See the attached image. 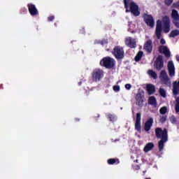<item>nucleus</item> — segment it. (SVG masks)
I'll list each match as a JSON object with an SVG mask.
<instances>
[{
  "instance_id": "f257e3e1",
  "label": "nucleus",
  "mask_w": 179,
  "mask_h": 179,
  "mask_svg": "<svg viewBox=\"0 0 179 179\" xmlns=\"http://www.w3.org/2000/svg\"><path fill=\"white\" fill-rule=\"evenodd\" d=\"M170 17L167 15H164L162 17V20H158L157 21L156 28H155V35L158 40L162 38V31H163L164 33H169L171 30L170 25Z\"/></svg>"
},
{
  "instance_id": "f03ea898",
  "label": "nucleus",
  "mask_w": 179,
  "mask_h": 179,
  "mask_svg": "<svg viewBox=\"0 0 179 179\" xmlns=\"http://www.w3.org/2000/svg\"><path fill=\"white\" fill-rule=\"evenodd\" d=\"M124 8H126V13L131 12L134 16H139L141 11H139V6L132 0H124Z\"/></svg>"
},
{
  "instance_id": "7ed1b4c3",
  "label": "nucleus",
  "mask_w": 179,
  "mask_h": 179,
  "mask_svg": "<svg viewBox=\"0 0 179 179\" xmlns=\"http://www.w3.org/2000/svg\"><path fill=\"white\" fill-rule=\"evenodd\" d=\"M101 66L106 69H113L115 66V60L110 57H105L100 61Z\"/></svg>"
},
{
  "instance_id": "20e7f679",
  "label": "nucleus",
  "mask_w": 179,
  "mask_h": 179,
  "mask_svg": "<svg viewBox=\"0 0 179 179\" xmlns=\"http://www.w3.org/2000/svg\"><path fill=\"white\" fill-rule=\"evenodd\" d=\"M112 54L116 59H122L125 55V52L124 51V48L120 45H116L114 47Z\"/></svg>"
},
{
  "instance_id": "39448f33",
  "label": "nucleus",
  "mask_w": 179,
  "mask_h": 179,
  "mask_svg": "<svg viewBox=\"0 0 179 179\" xmlns=\"http://www.w3.org/2000/svg\"><path fill=\"white\" fill-rule=\"evenodd\" d=\"M155 136L157 139H169V134L167 131V129H162L160 127H157L155 129Z\"/></svg>"
},
{
  "instance_id": "423d86ee",
  "label": "nucleus",
  "mask_w": 179,
  "mask_h": 179,
  "mask_svg": "<svg viewBox=\"0 0 179 179\" xmlns=\"http://www.w3.org/2000/svg\"><path fill=\"white\" fill-rule=\"evenodd\" d=\"M164 66V60H163V56L161 55H159L154 63V68L159 71H162Z\"/></svg>"
},
{
  "instance_id": "0eeeda50",
  "label": "nucleus",
  "mask_w": 179,
  "mask_h": 179,
  "mask_svg": "<svg viewBox=\"0 0 179 179\" xmlns=\"http://www.w3.org/2000/svg\"><path fill=\"white\" fill-rule=\"evenodd\" d=\"M104 76V72L101 69H96L92 72V80L94 82H99Z\"/></svg>"
},
{
  "instance_id": "6e6552de",
  "label": "nucleus",
  "mask_w": 179,
  "mask_h": 179,
  "mask_svg": "<svg viewBox=\"0 0 179 179\" xmlns=\"http://www.w3.org/2000/svg\"><path fill=\"white\" fill-rule=\"evenodd\" d=\"M159 78L163 82L164 85L166 86H170L171 85V82L170 81V78H169V76L167 75V72L165 70H162L159 74Z\"/></svg>"
},
{
  "instance_id": "1a4fd4ad",
  "label": "nucleus",
  "mask_w": 179,
  "mask_h": 179,
  "mask_svg": "<svg viewBox=\"0 0 179 179\" xmlns=\"http://www.w3.org/2000/svg\"><path fill=\"white\" fill-rule=\"evenodd\" d=\"M171 17L173 18V23L174 26L179 29V14L177 10H172V13L171 14Z\"/></svg>"
},
{
  "instance_id": "9d476101",
  "label": "nucleus",
  "mask_w": 179,
  "mask_h": 179,
  "mask_svg": "<svg viewBox=\"0 0 179 179\" xmlns=\"http://www.w3.org/2000/svg\"><path fill=\"white\" fill-rule=\"evenodd\" d=\"M143 50L148 54H152V51H153V42L152 40L149 39L145 43Z\"/></svg>"
},
{
  "instance_id": "9b49d317",
  "label": "nucleus",
  "mask_w": 179,
  "mask_h": 179,
  "mask_svg": "<svg viewBox=\"0 0 179 179\" xmlns=\"http://www.w3.org/2000/svg\"><path fill=\"white\" fill-rule=\"evenodd\" d=\"M144 22L146 23L147 26L150 27H155V19L150 15L145 14Z\"/></svg>"
},
{
  "instance_id": "f8f14e48",
  "label": "nucleus",
  "mask_w": 179,
  "mask_h": 179,
  "mask_svg": "<svg viewBox=\"0 0 179 179\" xmlns=\"http://www.w3.org/2000/svg\"><path fill=\"white\" fill-rule=\"evenodd\" d=\"M158 50L160 54H164L166 58H170L171 52L167 46L161 45L159 47Z\"/></svg>"
},
{
  "instance_id": "ddd939ff",
  "label": "nucleus",
  "mask_w": 179,
  "mask_h": 179,
  "mask_svg": "<svg viewBox=\"0 0 179 179\" xmlns=\"http://www.w3.org/2000/svg\"><path fill=\"white\" fill-rule=\"evenodd\" d=\"M136 106H138L139 107L143 106V101H145V96L142 94V93L138 92L136 95Z\"/></svg>"
},
{
  "instance_id": "4468645a",
  "label": "nucleus",
  "mask_w": 179,
  "mask_h": 179,
  "mask_svg": "<svg viewBox=\"0 0 179 179\" xmlns=\"http://www.w3.org/2000/svg\"><path fill=\"white\" fill-rule=\"evenodd\" d=\"M27 8L31 16H36L38 15V10L36 8V5L33 3H28Z\"/></svg>"
},
{
  "instance_id": "2eb2a0df",
  "label": "nucleus",
  "mask_w": 179,
  "mask_h": 179,
  "mask_svg": "<svg viewBox=\"0 0 179 179\" xmlns=\"http://www.w3.org/2000/svg\"><path fill=\"white\" fill-rule=\"evenodd\" d=\"M168 71L169 76L173 78V76H175L176 75V67H174V63L173 61H169L168 62Z\"/></svg>"
},
{
  "instance_id": "dca6fc26",
  "label": "nucleus",
  "mask_w": 179,
  "mask_h": 179,
  "mask_svg": "<svg viewBox=\"0 0 179 179\" xmlns=\"http://www.w3.org/2000/svg\"><path fill=\"white\" fill-rule=\"evenodd\" d=\"M141 114L138 113L136 117L135 129L138 132H141L142 127L141 126Z\"/></svg>"
},
{
  "instance_id": "f3484780",
  "label": "nucleus",
  "mask_w": 179,
  "mask_h": 179,
  "mask_svg": "<svg viewBox=\"0 0 179 179\" xmlns=\"http://www.w3.org/2000/svg\"><path fill=\"white\" fill-rule=\"evenodd\" d=\"M153 119L152 117H150L145 123L144 124V131L145 132H149L150 129H152V127H153Z\"/></svg>"
},
{
  "instance_id": "a211bd4d",
  "label": "nucleus",
  "mask_w": 179,
  "mask_h": 179,
  "mask_svg": "<svg viewBox=\"0 0 179 179\" xmlns=\"http://www.w3.org/2000/svg\"><path fill=\"white\" fill-rule=\"evenodd\" d=\"M125 44L126 45H127V47H129V48H136V41H135V39H132V38L131 37L126 38Z\"/></svg>"
},
{
  "instance_id": "6ab92c4d",
  "label": "nucleus",
  "mask_w": 179,
  "mask_h": 179,
  "mask_svg": "<svg viewBox=\"0 0 179 179\" xmlns=\"http://www.w3.org/2000/svg\"><path fill=\"white\" fill-rule=\"evenodd\" d=\"M169 141V138L164 137L163 139L158 141V149L159 152H162L164 149V143Z\"/></svg>"
},
{
  "instance_id": "aec40b11",
  "label": "nucleus",
  "mask_w": 179,
  "mask_h": 179,
  "mask_svg": "<svg viewBox=\"0 0 179 179\" xmlns=\"http://www.w3.org/2000/svg\"><path fill=\"white\" fill-rule=\"evenodd\" d=\"M146 89L149 96L153 94L155 92H156V88L155 87V85L152 84L147 85Z\"/></svg>"
},
{
  "instance_id": "412c9836",
  "label": "nucleus",
  "mask_w": 179,
  "mask_h": 179,
  "mask_svg": "<svg viewBox=\"0 0 179 179\" xmlns=\"http://www.w3.org/2000/svg\"><path fill=\"white\" fill-rule=\"evenodd\" d=\"M153 148H155V143L150 142V143H148L144 147L143 151L145 153H148V152H150V150H152V149H153Z\"/></svg>"
},
{
  "instance_id": "4be33fe9",
  "label": "nucleus",
  "mask_w": 179,
  "mask_h": 179,
  "mask_svg": "<svg viewBox=\"0 0 179 179\" xmlns=\"http://www.w3.org/2000/svg\"><path fill=\"white\" fill-rule=\"evenodd\" d=\"M177 36H179V30L178 29H174L171 31L169 34L170 38H174L175 37H177Z\"/></svg>"
},
{
  "instance_id": "5701e85b",
  "label": "nucleus",
  "mask_w": 179,
  "mask_h": 179,
  "mask_svg": "<svg viewBox=\"0 0 179 179\" xmlns=\"http://www.w3.org/2000/svg\"><path fill=\"white\" fill-rule=\"evenodd\" d=\"M148 104L151 106H157V101L155 96H150L148 99Z\"/></svg>"
},
{
  "instance_id": "b1692460",
  "label": "nucleus",
  "mask_w": 179,
  "mask_h": 179,
  "mask_svg": "<svg viewBox=\"0 0 179 179\" xmlns=\"http://www.w3.org/2000/svg\"><path fill=\"white\" fill-rule=\"evenodd\" d=\"M143 56V52L139 51L134 58L136 62H139V61L142 59Z\"/></svg>"
},
{
  "instance_id": "393cba45",
  "label": "nucleus",
  "mask_w": 179,
  "mask_h": 179,
  "mask_svg": "<svg viewBox=\"0 0 179 179\" xmlns=\"http://www.w3.org/2000/svg\"><path fill=\"white\" fill-rule=\"evenodd\" d=\"M107 117L110 122H115V121H117V116L114 114L108 113Z\"/></svg>"
},
{
  "instance_id": "a878e982",
  "label": "nucleus",
  "mask_w": 179,
  "mask_h": 179,
  "mask_svg": "<svg viewBox=\"0 0 179 179\" xmlns=\"http://www.w3.org/2000/svg\"><path fill=\"white\" fill-rule=\"evenodd\" d=\"M148 74L151 76V78H153L154 79H157V73L156 71H154L153 70H148Z\"/></svg>"
},
{
  "instance_id": "bb28decb",
  "label": "nucleus",
  "mask_w": 179,
  "mask_h": 179,
  "mask_svg": "<svg viewBox=\"0 0 179 179\" xmlns=\"http://www.w3.org/2000/svg\"><path fill=\"white\" fill-rule=\"evenodd\" d=\"M169 120H170L171 124L178 125L179 121H178V120H177V117L176 116L172 115L171 117H169Z\"/></svg>"
},
{
  "instance_id": "cd10ccee",
  "label": "nucleus",
  "mask_w": 179,
  "mask_h": 179,
  "mask_svg": "<svg viewBox=\"0 0 179 179\" xmlns=\"http://www.w3.org/2000/svg\"><path fill=\"white\" fill-rule=\"evenodd\" d=\"M108 43V42L107 41V39L96 41V44H101V45H104L105 44H107Z\"/></svg>"
},
{
  "instance_id": "c85d7f7f",
  "label": "nucleus",
  "mask_w": 179,
  "mask_h": 179,
  "mask_svg": "<svg viewBox=\"0 0 179 179\" xmlns=\"http://www.w3.org/2000/svg\"><path fill=\"white\" fill-rule=\"evenodd\" d=\"M176 103L175 105V110L176 113H179V96L176 98Z\"/></svg>"
},
{
  "instance_id": "c756f323",
  "label": "nucleus",
  "mask_w": 179,
  "mask_h": 179,
  "mask_svg": "<svg viewBox=\"0 0 179 179\" xmlns=\"http://www.w3.org/2000/svg\"><path fill=\"white\" fill-rule=\"evenodd\" d=\"M159 113H160V114H162V115H164V114H166V113H167V107L163 106L162 108H161L159 109Z\"/></svg>"
},
{
  "instance_id": "7c9ffc66",
  "label": "nucleus",
  "mask_w": 179,
  "mask_h": 179,
  "mask_svg": "<svg viewBox=\"0 0 179 179\" xmlns=\"http://www.w3.org/2000/svg\"><path fill=\"white\" fill-rule=\"evenodd\" d=\"M159 94L162 97H166V91L163 88L159 89Z\"/></svg>"
},
{
  "instance_id": "2f4dec72",
  "label": "nucleus",
  "mask_w": 179,
  "mask_h": 179,
  "mask_svg": "<svg viewBox=\"0 0 179 179\" xmlns=\"http://www.w3.org/2000/svg\"><path fill=\"white\" fill-rule=\"evenodd\" d=\"M166 120H167V116L166 115L162 116L159 119V122H161V124H164V122H166Z\"/></svg>"
},
{
  "instance_id": "473e14b6",
  "label": "nucleus",
  "mask_w": 179,
  "mask_h": 179,
  "mask_svg": "<svg viewBox=\"0 0 179 179\" xmlns=\"http://www.w3.org/2000/svg\"><path fill=\"white\" fill-rule=\"evenodd\" d=\"M117 162V159H109L108 160V164H115V163Z\"/></svg>"
},
{
  "instance_id": "72a5a7b5",
  "label": "nucleus",
  "mask_w": 179,
  "mask_h": 179,
  "mask_svg": "<svg viewBox=\"0 0 179 179\" xmlns=\"http://www.w3.org/2000/svg\"><path fill=\"white\" fill-rule=\"evenodd\" d=\"M173 0H166L165 1V4H166L167 6H170L171 3H173Z\"/></svg>"
},
{
  "instance_id": "f704fd0d",
  "label": "nucleus",
  "mask_w": 179,
  "mask_h": 179,
  "mask_svg": "<svg viewBox=\"0 0 179 179\" xmlns=\"http://www.w3.org/2000/svg\"><path fill=\"white\" fill-rule=\"evenodd\" d=\"M120 85H114L113 90L114 92H120Z\"/></svg>"
},
{
  "instance_id": "c9c22d12",
  "label": "nucleus",
  "mask_w": 179,
  "mask_h": 179,
  "mask_svg": "<svg viewBox=\"0 0 179 179\" xmlns=\"http://www.w3.org/2000/svg\"><path fill=\"white\" fill-rule=\"evenodd\" d=\"M54 19H55V17H54V15H51L48 17V22H52V20H54Z\"/></svg>"
},
{
  "instance_id": "e433bc0d",
  "label": "nucleus",
  "mask_w": 179,
  "mask_h": 179,
  "mask_svg": "<svg viewBox=\"0 0 179 179\" xmlns=\"http://www.w3.org/2000/svg\"><path fill=\"white\" fill-rule=\"evenodd\" d=\"M131 87H132V85H131V84L125 85V89H127V90H131Z\"/></svg>"
},
{
  "instance_id": "4c0bfd02",
  "label": "nucleus",
  "mask_w": 179,
  "mask_h": 179,
  "mask_svg": "<svg viewBox=\"0 0 179 179\" xmlns=\"http://www.w3.org/2000/svg\"><path fill=\"white\" fill-rule=\"evenodd\" d=\"M160 43L162 45L166 44V40H164V38H162L160 41Z\"/></svg>"
},
{
  "instance_id": "58836bf2",
  "label": "nucleus",
  "mask_w": 179,
  "mask_h": 179,
  "mask_svg": "<svg viewBox=\"0 0 179 179\" xmlns=\"http://www.w3.org/2000/svg\"><path fill=\"white\" fill-rule=\"evenodd\" d=\"M139 169H141V167L139 166V165H136L135 167L136 170H139Z\"/></svg>"
},
{
  "instance_id": "ea45409f",
  "label": "nucleus",
  "mask_w": 179,
  "mask_h": 179,
  "mask_svg": "<svg viewBox=\"0 0 179 179\" xmlns=\"http://www.w3.org/2000/svg\"><path fill=\"white\" fill-rule=\"evenodd\" d=\"M176 61H178V62H179V56L178 55L176 56Z\"/></svg>"
},
{
  "instance_id": "a19ab883",
  "label": "nucleus",
  "mask_w": 179,
  "mask_h": 179,
  "mask_svg": "<svg viewBox=\"0 0 179 179\" xmlns=\"http://www.w3.org/2000/svg\"><path fill=\"white\" fill-rule=\"evenodd\" d=\"M80 85H82V81H80V82L78 83V86H80Z\"/></svg>"
},
{
  "instance_id": "79ce46f5",
  "label": "nucleus",
  "mask_w": 179,
  "mask_h": 179,
  "mask_svg": "<svg viewBox=\"0 0 179 179\" xmlns=\"http://www.w3.org/2000/svg\"><path fill=\"white\" fill-rule=\"evenodd\" d=\"M75 120L77 121V122L80 121L79 118H76Z\"/></svg>"
},
{
  "instance_id": "37998d69",
  "label": "nucleus",
  "mask_w": 179,
  "mask_h": 179,
  "mask_svg": "<svg viewBox=\"0 0 179 179\" xmlns=\"http://www.w3.org/2000/svg\"><path fill=\"white\" fill-rule=\"evenodd\" d=\"M135 163H138V159L134 160Z\"/></svg>"
},
{
  "instance_id": "c03bdc74",
  "label": "nucleus",
  "mask_w": 179,
  "mask_h": 179,
  "mask_svg": "<svg viewBox=\"0 0 179 179\" xmlns=\"http://www.w3.org/2000/svg\"><path fill=\"white\" fill-rule=\"evenodd\" d=\"M55 26H57V23H55Z\"/></svg>"
},
{
  "instance_id": "a18cd8bd",
  "label": "nucleus",
  "mask_w": 179,
  "mask_h": 179,
  "mask_svg": "<svg viewBox=\"0 0 179 179\" xmlns=\"http://www.w3.org/2000/svg\"><path fill=\"white\" fill-rule=\"evenodd\" d=\"M176 6V3H173V6Z\"/></svg>"
},
{
  "instance_id": "49530a36",
  "label": "nucleus",
  "mask_w": 179,
  "mask_h": 179,
  "mask_svg": "<svg viewBox=\"0 0 179 179\" xmlns=\"http://www.w3.org/2000/svg\"><path fill=\"white\" fill-rule=\"evenodd\" d=\"M145 173H146L145 171H143V173L145 174Z\"/></svg>"
}]
</instances>
